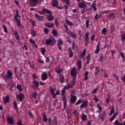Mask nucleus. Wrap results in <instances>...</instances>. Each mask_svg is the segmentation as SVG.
Segmentation results:
<instances>
[{
  "instance_id": "nucleus-1",
  "label": "nucleus",
  "mask_w": 125,
  "mask_h": 125,
  "mask_svg": "<svg viewBox=\"0 0 125 125\" xmlns=\"http://www.w3.org/2000/svg\"><path fill=\"white\" fill-rule=\"evenodd\" d=\"M56 42L54 38L51 36L49 38L46 39L45 44L46 45H49L51 46H52L55 44Z\"/></svg>"
},
{
  "instance_id": "nucleus-2",
  "label": "nucleus",
  "mask_w": 125,
  "mask_h": 125,
  "mask_svg": "<svg viewBox=\"0 0 125 125\" xmlns=\"http://www.w3.org/2000/svg\"><path fill=\"white\" fill-rule=\"evenodd\" d=\"M71 75L74 77H76L77 75V72L75 67H73L72 69L71 73Z\"/></svg>"
},
{
  "instance_id": "nucleus-3",
  "label": "nucleus",
  "mask_w": 125,
  "mask_h": 125,
  "mask_svg": "<svg viewBox=\"0 0 125 125\" xmlns=\"http://www.w3.org/2000/svg\"><path fill=\"white\" fill-rule=\"evenodd\" d=\"M51 11L50 10L45 8L42 9V11H39L38 12V13L40 14H42L45 13L50 14H51Z\"/></svg>"
},
{
  "instance_id": "nucleus-4",
  "label": "nucleus",
  "mask_w": 125,
  "mask_h": 125,
  "mask_svg": "<svg viewBox=\"0 0 125 125\" xmlns=\"http://www.w3.org/2000/svg\"><path fill=\"white\" fill-rule=\"evenodd\" d=\"M73 94V92H72L71 94V98L70 100L71 103H74L77 99L76 97Z\"/></svg>"
},
{
  "instance_id": "nucleus-5",
  "label": "nucleus",
  "mask_w": 125,
  "mask_h": 125,
  "mask_svg": "<svg viewBox=\"0 0 125 125\" xmlns=\"http://www.w3.org/2000/svg\"><path fill=\"white\" fill-rule=\"evenodd\" d=\"M7 121L9 124H13L14 123V119L12 117L10 118L8 117H7Z\"/></svg>"
},
{
  "instance_id": "nucleus-6",
  "label": "nucleus",
  "mask_w": 125,
  "mask_h": 125,
  "mask_svg": "<svg viewBox=\"0 0 125 125\" xmlns=\"http://www.w3.org/2000/svg\"><path fill=\"white\" fill-rule=\"evenodd\" d=\"M88 101L87 100H84L83 101V103L81 104L80 108L82 109L83 107L86 108L87 105Z\"/></svg>"
},
{
  "instance_id": "nucleus-7",
  "label": "nucleus",
  "mask_w": 125,
  "mask_h": 125,
  "mask_svg": "<svg viewBox=\"0 0 125 125\" xmlns=\"http://www.w3.org/2000/svg\"><path fill=\"white\" fill-rule=\"evenodd\" d=\"M20 18V16L17 13V11H16V22H17V25L18 27L21 25V24L19 21Z\"/></svg>"
},
{
  "instance_id": "nucleus-8",
  "label": "nucleus",
  "mask_w": 125,
  "mask_h": 125,
  "mask_svg": "<svg viewBox=\"0 0 125 125\" xmlns=\"http://www.w3.org/2000/svg\"><path fill=\"white\" fill-rule=\"evenodd\" d=\"M41 77L42 81L45 80L47 79V77L46 73L45 72L42 73L41 75Z\"/></svg>"
},
{
  "instance_id": "nucleus-9",
  "label": "nucleus",
  "mask_w": 125,
  "mask_h": 125,
  "mask_svg": "<svg viewBox=\"0 0 125 125\" xmlns=\"http://www.w3.org/2000/svg\"><path fill=\"white\" fill-rule=\"evenodd\" d=\"M56 72L58 73H61L62 71V69L60 68V66L58 65L56 66L55 68Z\"/></svg>"
},
{
  "instance_id": "nucleus-10",
  "label": "nucleus",
  "mask_w": 125,
  "mask_h": 125,
  "mask_svg": "<svg viewBox=\"0 0 125 125\" xmlns=\"http://www.w3.org/2000/svg\"><path fill=\"white\" fill-rule=\"evenodd\" d=\"M79 7L81 8H85L86 7V5L82 2H80L78 4Z\"/></svg>"
},
{
  "instance_id": "nucleus-11",
  "label": "nucleus",
  "mask_w": 125,
  "mask_h": 125,
  "mask_svg": "<svg viewBox=\"0 0 125 125\" xmlns=\"http://www.w3.org/2000/svg\"><path fill=\"white\" fill-rule=\"evenodd\" d=\"M100 45V42H98L97 43L96 49L95 51V53L98 54L99 53L100 50L99 46Z\"/></svg>"
},
{
  "instance_id": "nucleus-12",
  "label": "nucleus",
  "mask_w": 125,
  "mask_h": 125,
  "mask_svg": "<svg viewBox=\"0 0 125 125\" xmlns=\"http://www.w3.org/2000/svg\"><path fill=\"white\" fill-rule=\"evenodd\" d=\"M45 25L48 28L52 27L54 25V24L51 23L46 22L45 23Z\"/></svg>"
},
{
  "instance_id": "nucleus-13",
  "label": "nucleus",
  "mask_w": 125,
  "mask_h": 125,
  "mask_svg": "<svg viewBox=\"0 0 125 125\" xmlns=\"http://www.w3.org/2000/svg\"><path fill=\"white\" fill-rule=\"evenodd\" d=\"M76 77H73L71 81V84L73 86L75 83L76 82Z\"/></svg>"
},
{
  "instance_id": "nucleus-14",
  "label": "nucleus",
  "mask_w": 125,
  "mask_h": 125,
  "mask_svg": "<svg viewBox=\"0 0 125 125\" xmlns=\"http://www.w3.org/2000/svg\"><path fill=\"white\" fill-rule=\"evenodd\" d=\"M87 117L86 115L83 113L82 114V119L83 122H85V120L87 119Z\"/></svg>"
},
{
  "instance_id": "nucleus-15",
  "label": "nucleus",
  "mask_w": 125,
  "mask_h": 125,
  "mask_svg": "<svg viewBox=\"0 0 125 125\" xmlns=\"http://www.w3.org/2000/svg\"><path fill=\"white\" fill-rule=\"evenodd\" d=\"M35 16L36 18H37L40 21L42 20L44 18V16H39L36 13L35 14Z\"/></svg>"
},
{
  "instance_id": "nucleus-16",
  "label": "nucleus",
  "mask_w": 125,
  "mask_h": 125,
  "mask_svg": "<svg viewBox=\"0 0 125 125\" xmlns=\"http://www.w3.org/2000/svg\"><path fill=\"white\" fill-rule=\"evenodd\" d=\"M24 95L22 93H21L19 95V98L20 101H21L24 98Z\"/></svg>"
},
{
  "instance_id": "nucleus-17",
  "label": "nucleus",
  "mask_w": 125,
  "mask_h": 125,
  "mask_svg": "<svg viewBox=\"0 0 125 125\" xmlns=\"http://www.w3.org/2000/svg\"><path fill=\"white\" fill-rule=\"evenodd\" d=\"M118 113L117 112L114 113L112 117H110L109 119V120L110 121H112L115 119V118L117 115Z\"/></svg>"
},
{
  "instance_id": "nucleus-18",
  "label": "nucleus",
  "mask_w": 125,
  "mask_h": 125,
  "mask_svg": "<svg viewBox=\"0 0 125 125\" xmlns=\"http://www.w3.org/2000/svg\"><path fill=\"white\" fill-rule=\"evenodd\" d=\"M65 21L66 23L68 25L70 26H71L73 25V22H72L70 21L69 20H68L67 19H66Z\"/></svg>"
},
{
  "instance_id": "nucleus-19",
  "label": "nucleus",
  "mask_w": 125,
  "mask_h": 125,
  "mask_svg": "<svg viewBox=\"0 0 125 125\" xmlns=\"http://www.w3.org/2000/svg\"><path fill=\"white\" fill-rule=\"evenodd\" d=\"M86 50L85 49L83 50L82 52H81L80 56L82 58H83L85 55L86 53Z\"/></svg>"
},
{
  "instance_id": "nucleus-20",
  "label": "nucleus",
  "mask_w": 125,
  "mask_h": 125,
  "mask_svg": "<svg viewBox=\"0 0 125 125\" xmlns=\"http://www.w3.org/2000/svg\"><path fill=\"white\" fill-rule=\"evenodd\" d=\"M47 19L49 21H51L53 20L54 17L52 15L50 14L48 16Z\"/></svg>"
},
{
  "instance_id": "nucleus-21",
  "label": "nucleus",
  "mask_w": 125,
  "mask_h": 125,
  "mask_svg": "<svg viewBox=\"0 0 125 125\" xmlns=\"http://www.w3.org/2000/svg\"><path fill=\"white\" fill-rule=\"evenodd\" d=\"M32 83L35 85L36 87L37 88L38 87L39 85V83L38 81L34 80L33 81Z\"/></svg>"
},
{
  "instance_id": "nucleus-22",
  "label": "nucleus",
  "mask_w": 125,
  "mask_h": 125,
  "mask_svg": "<svg viewBox=\"0 0 125 125\" xmlns=\"http://www.w3.org/2000/svg\"><path fill=\"white\" fill-rule=\"evenodd\" d=\"M58 4V2L57 1L54 0L52 1V5L54 7L57 6Z\"/></svg>"
},
{
  "instance_id": "nucleus-23",
  "label": "nucleus",
  "mask_w": 125,
  "mask_h": 125,
  "mask_svg": "<svg viewBox=\"0 0 125 125\" xmlns=\"http://www.w3.org/2000/svg\"><path fill=\"white\" fill-rule=\"evenodd\" d=\"M13 74L9 70H8L7 72V76L9 78H11Z\"/></svg>"
},
{
  "instance_id": "nucleus-24",
  "label": "nucleus",
  "mask_w": 125,
  "mask_h": 125,
  "mask_svg": "<svg viewBox=\"0 0 125 125\" xmlns=\"http://www.w3.org/2000/svg\"><path fill=\"white\" fill-rule=\"evenodd\" d=\"M41 52L42 54L44 55L45 53L46 52V51L45 48H44L42 47L40 49Z\"/></svg>"
},
{
  "instance_id": "nucleus-25",
  "label": "nucleus",
  "mask_w": 125,
  "mask_h": 125,
  "mask_svg": "<svg viewBox=\"0 0 125 125\" xmlns=\"http://www.w3.org/2000/svg\"><path fill=\"white\" fill-rule=\"evenodd\" d=\"M63 44V43L62 40L60 39H59L58 41L57 46H59L62 45Z\"/></svg>"
},
{
  "instance_id": "nucleus-26",
  "label": "nucleus",
  "mask_w": 125,
  "mask_h": 125,
  "mask_svg": "<svg viewBox=\"0 0 125 125\" xmlns=\"http://www.w3.org/2000/svg\"><path fill=\"white\" fill-rule=\"evenodd\" d=\"M73 52L70 49L69 50L68 53V55L70 58L72 57L73 56Z\"/></svg>"
},
{
  "instance_id": "nucleus-27",
  "label": "nucleus",
  "mask_w": 125,
  "mask_h": 125,
  "mask_svg": "<svg viewBox=\"0 0 125 125\" xmlns=\"http://www.w3.org/2000/svg\"><path fill=\"white\" fill-rule=\"evenodd\" d=\"M52 33L54 36H57L58 35V33L55 30H53L52 31Z\"/></svg>"
},
{
  "instance_id": "nucleus-28",
  "label": "nucleus",
  "mask_w": 125,
  "mask_h": 125,
  "mask_svg": "<svg viewBox=\"0 0 125 125\" xmlns=\"http://www.w3.org/2000/svg\"><path fill=\"white\" fill-rule=\"evenodd\" d=\"M17 88L20 91H21L22 90V88H21V85L20 84L17 83Z\"/></svg>"
},
{
  "instance_id": "nucleus-29",
  "label": "nucleus",
  "mask_w": 125,
  "mask_h": 125,
  "mask_svg": "<svg viewBox=\"0 0 125 125\" xmlns=\"http://www.w3.org/2000/svg\"><path fill=\"white\" fill-rule=\"evenodd\" d=\"M88 72L87 71H86L84 74V75L85 77V78L84 79V80H86L88 78Z\"/></svg>"
},
{
  "instance_id": "nucleus-30",
  "label": "nucleus",
  "mask_w": 125,
  "mask_h": 125,
  "mask_svg": "<svg viewBox=\"0 0 125 125\" xmlns=\"http://www.w3.org/2000/svg\"><path fill=\"white\" fill-rule=\"evenodd\" d=\"M10 98L9 96H6V98L5 99V100L4 101V102L5 103H7L8 102Z\"/></svg>"
},
{
  "instance_id": "nucleus-31",
  "label": "nucleus",
  "mask_w": 125,
  "mask_h": 125,
  "mask_svg": "<svg viewBox=\"0 0 125 125\" xmlns=\"http://www.w3.org/2000/svg\"><path fill=\"white\" fill-rule=\"evenodd\" d=\"M2 78L4 79L6 82H7V80L9 78L7 75H3L2 76Z\"/></svg>"
},
{
  "instance_id": "nucleus-32",
  "label": "nucleus",
  "mask_w": 125,
  "mask_h": 125,
  "mask_svg": "<svg viewBox=\"0 0 125 125\" xmlns=\"http://www.w3.org/2000/svg\"><path fill=\"white\" fill-rule=\"evenodd\" d=\"M115 111L113 107H111V110L110 111V116H111L113 113Z\"/></svg>"
},
{
  "instance_id": "nucleus-33",
  "label": "nucleus",
  "mask_w": 125,
  "mask_h": 125,
  "mask_svg": "<svg viewBox=\"0 0 125 125\" xmlns=\"http://www.w3.org/2000/svg\"><path fill=\"white\" fill-rule=\"evenodd\" d=\"M64 77L63 75H62L60 76V81L61 83H62L64 81Z\"/></svg>"
},
{
  "instance_id": "nucleus-34",
  "label": "nucleus",
  "mask_w": 125,
  "mask_h": 125,
  "mask_svg": "<svg viewBox=\"0 0 125 125\" xmlns=\"http://www.w3.org/2000/svg\"><path fill=\"white\" fill-rule=\"evenodd\" d=\"M119 53L120 55H121L123 61H124L125 59V57L124 54L121 52H120Z\"/></svg>"
},
{
  "instance_id": "nucleus-35",
  "label": "nucleus",
  "mask_w": 125,
  "mask_h": 125,
  "mask_svg": "<svg viewBox=\"0 0 125 125\" xmlns=\"http://www.w3.org/2000/svg\"><path fill=\"white\" fill-rule=\"evenodd\" d=\"M63 2H65L68 5L70 3L69 0H61Z\"/></svg>"
},
{
  "instance_id": "nucleus-36",
  "label": "nucleus",
  "mask_w": 125,
  "mask_h": 125,
  "mask_svg": "<svg viewBox=\"0 0 125 125\" xmlns=\"http://www.w3.org/2000/svg\"><path fill=\"white\" fill-rule=\"evenodd\" d=\"M71 35L72 37L75 38L76 37V36L75 33L71 31L70 32Z\"/></svg>"
},
{
  "instance_id": "nucleus-37",
  "label": "nucleus",
  "mask_w": 125,
  "mask_h": 125,
  "mask_svg": "<svg viewBox=\"0 0 125 125\" xmlns=\"http://www.w3.org/2000/svg\"><path fill=\"white\" fill-rule=\"evenodd\" d=\"M37 95V93L36 92L33 93L32 94V96L35 99H36V97Z\"/></svg>"
},
{
  "instance_id": "nucleus-38",
  "label": "nucleus",
  "mask_w": 125,
  "mask_h": 125,
  "mask_svg": "<svg viewBox=\"0 0 125 125\" xmlns=\"http://www.w3.org/2000/svg\"><path fill=\"white\" fill-rule=\"evenodd\" d=\"M43 119L44 122H46L47 121V118L45 115H43Z\"/></svg>"
},
{
  "instance_id": "nucleus-39",
  "label": "nucleus",
  "mask_w": 125,
  "mask_h": 125,
  "mask_svg": "<svg viewBox=\"0 0 125 125\" xmlns=\"http://www.w3.org/2000/svg\"><path fill=\"white\" fill-rule=\"evenodd\" d=\"M120 79L123 82L125 81V73L124 74V76H122L121 77Z\"/></svg>"
},
{
  "instance_id": "nucleus-40",
  "label": "nucleus",
  "mask_w": 125,
  "mask_h": 125,
  "mask_svg": "<svg viewBox=\"0 0 125 125\" xmlns=\"http://www.w3.org/2000/svg\"><path fill=\"white\" fill-rule=\"evenodd\" d=\"M29 41L30 43L32 44H32H35L36 43V42L31 39H30Z\"/></svg>"
},
{
  "instance_id": "nucleus-41",
  "label": "nucleus",
  "mask_w": 125,
  "mask_h": 125,
  "mask_svg": "<svg viewBox=\"0 0 125 125\" xmlns=\"http://www.w3.org/2000/svg\"><path fill=\"white\" fill-rule=\"evenodd\" d=\"M36 32L34 31H32L31 32V34L33 37H34L36 34Z\"/></svg>"
},
{
  "instance_id": "nucleus-42",
  "label": "nucleus",
  "mask_w": 125,
  "mask_h": 125,
  "mask_svg": "<svg viewBox=\"0 0 125 125\" xmlns=\"http://www.w3.org/2000/svg\"><path fill=\"white\" fill-rule=\"evenodd\" d=\"M90 54H89L86 57V63H88L90 60Z\"/></svg>"
},
{
  "instance_id": "nucleus-43",
  "label": "nucleus",
  "mask_w": 125,
  "mask_h": 125,
  "mask_svg": "<svg viewBox=\"0 0 125 125\" xmlns=\"http://www.w3.org/2000/svg\"><path fill=\"white\" fill-rule=\"evenodd\" d=\"M92 7L93 8V10H96L97 9L95 6V1H94L92 4Z\"/></svg>"
},
{
  "instance_id": "nucleus-44",
  "label": "nucleus",
  "mask_w": 125,
  "mask_h": 125,
  "mask_svg": "<svg viewBox=\"0 0 125 125\" xmlns=\"http://www.w3.org/2000/svg\"><path fill=\"white\" fill-rule=\"evenodd\" d=\"M121 38L122 41L123 42H124V41L125 40V36L124 35L122 34L121 35Z\"/></svg>"
},
{
  "instance_id": "nucleus-45",
  "label": "nucleus",
  "mask_w": 125,
  "mask_h": 125,
  "mask_svg": "<svg viewBox=\"0 0 125 125\" xmlns=\"http://www.w3.org/2000/svg\"><path fill=\"white\" fill-rule=\"evenodd\" d=\"M106 29L105 28H104L102 31V34H104L106 32Z\"/></svg>"
},
{
  "instance_id": "nucleus-46",
  "label": "nucleus",
  "mask_w": 125,
  "mask_h": 125,
  "mask_svg": "<svg viewBox=\"0 0 125 125\" xmlns=\"http://www.w3.org/2000/svg\"><path fill=\"white\" fill-rule=\"evenodd\" d=\"M72 86H73L72 85H71L70 84H68V85H67L66 87L65 86V88H72Z\"/></svg>"
},
{
  "instance_id": "nucleus-47",
  "label": "nucleus",
  "mask_w": 125,
  "mask_h": 125,
  "mask_svg": "<svg viewBox=\"0 0 125 125\" xmlns=\"http://www.w3.org/2000/svg\"><path fill=\"white\" fill-rule=\"evenodd\" d=\"M111 53L112 54V57L113 58H114V55L115 53V51L113 50H111Z\"/></svg>"
},
{
  "instance_id": "nucleus-48",
  "label": "nucleus",
  "mask_w": 125,
  "mask_h": 125,
  "mask_svg": "<svg viewBox=\"0 0 125 125\" xmlns=\"http://www.w3.org/2000/svg\"><path fill=\"white\" fill-rule=\"evenodd\" d=\"M82 102L81 99H79L75 103L76 105H78Z\"/></svg>"
},
{
  "instance_id": "nucleus-49",
  "label": "nucleus",
  "mask_w": 125,
  "mask_h": 125,
  "mask_svg": "<svg viewBox=\"0 0 125 125\" xmlns=\"http://www.w3.org/2000/svg\"><path fill=\"white\" fill-rule=\"evenodd\" d=\"M33 78L34 79H38L39 78V77L37 75L34 74H33Z\"/></svg>"
},
{
  "instance_id": "nucleus-50",
  "label": "nucleus",
  "mask_w": 125,
  "mask_h": 125,
  "mask_svg": "<svg viewBox=\"0 0 125 125\" xmlns=\"http://www.w3.org/2000/svg\"><path fill=\"white\" fill-rule=\"evenodd\" d=\"M77 65H81V60H78L77 61Z\"/></svg>"
},
{
  "instance_id": "nucleus-51",
  "label": "nucleus",
  "mask_w": 125,
  "mask_h": 125,
  "mask_svg": "<svg viewBox=\"0 0 125 125\" xmlns=\"http://www.w3.org/2000/svg\"><path fill=\"white\" fill-rule=\"evenodd\" d=\"M98 87H97L96 88H95V89H94L93 90V91H92V94H94V93H96V91L97 90H98Z\"/></svg>"
},
{
  "instance_id": "nucleus-52",
  "label": "nucleus",
  "mask_w": 125,
  "mask_h": 125,
  "mask_svg": "<svg viewBox=\"0 0 125 125\" xmlns=\"http://www.w3.org/2000/svg\"><path fill=\"white\" fill-rule=\"evenodd\" d=\"M53 123L54 125H56L57 124V122L56 120V119H54Z\"/></svg>"
},
{
  "instance_id": "nucleus-53",
  "label": "nucleus",
  "mask_w": 125,
  "mask_h": 125,
  "mask_svg": "<svg viewBox=\"0 0 125 125\" xmlns=\"http://www.w3.org/2000/svg\"><path fill=\"white\" fill-rule=\"evenodd\" d=\"M100 15L98 16V15L96 14L95 16L94 19H97L98 18H100Z\"/></svg>"
},
{
  "instance_id": "nucleus-54",
  "label": "nucleus",
  "mask_w": 125,
  "mask_h": 125,
  "mask_svg": "<svg viewBox=\"0 0 125 125\" xmlns=\"http://www.w3.org/2000/svg\"><path fill=\"white\" fill-rule=\"evenodd\" d=\"M3 28L4 29V31L6 33H7V29H6L5 26V25H3Z\"/></svg>"
},
{
  "instance_id": "nucleus-55",
  "label": "nucleus",
  "mask_w": 125,
  "mask_h": 125,
  "mask_svg": "<svg viewBox=\"0 0 125 125\" xmlns=\"http://www.w3.org/2000/svg\"><path fill=\"white\" fill-rule=\"evenodd\" d=\"M97 107L99 109V111H100L102 109V107L101 106H100L99 104H97Z\"/></svg>"
},
{
  "instance_id": "nucleus-56",
  "label": "nucleus",
  "mask_w": 125,
  "mask_h": 125,
  "mask_svg": "<svg viewBox=\"0 0 125 125\" xmlns=\"http://www.w3.org/2000/svg\"><path fill=\"white\" fill-rule=\"evenodd\" d=\"M119 123V122L117 120H116L114 122V124L115 125H118Z\"/></svg>"
},
{
  "instance_id": "nucleus-57",
  "label": "nucleus",
  "mask_w": 125,
  "mask_h": 125,
  "mask_svg": "<svg viewBox=\"0 0 125 125\" xmlns=\"http://www.w3.org/2000/svg\"><path fill=\"white\" fill-rule=\"evenodd\" d=\"M55 89L52 88H51L50 91L51 93V94L54 93Z\"/></svg>"
},
{
  "instance_id": "nucleus-58",
  "label": "nucleus",
  "mask_w": 125,
  "mask_h": 125,
  "mask_svg": "<svg viewBox=\"0 0 125 125\" xmlns=\"http://www.w3.org/2000/svg\"><path fill=\"white\" fill-rule=\"evenodd\" d=\"M23 49H25L26 50H28L27 46L26 44L24 45V46L23 47Z\"/></svg>"
},
{
  "instance_id": "nucleus-59",
  "label": "nucleus",
  "mask_w": 125,
  "mask_h": 125,
  "mask_svg": "<svg viewBox=\"0 0 125 125\" xmlns=\"http://www.w3.org/2000/svg\"><path fill=\"white\" fill-rule=\"evenodd\" d=\"M94 99L96 103L97 102L99 101L98 98L96 96L94 97Z\"/></svg>"
},
{
  "instance_id": "nucleus-60",
  "label": "nucleus",
  "mask_w": 125,
  "mask_h": 125,
  "mask_svg": "<svg viewBox=\"0 0 125 125\" xmlns=\"http://www.w3.org/2000/svg\"><path fill=\"white\" fill-rule=\"evenodd\" d=\"M65 89H63L62 91V95H64L65 92Z\"/></svg>"
},
{
  "instance_id": "nucleus-61",
  "label": "nucleus",
  "mask_w": 125,
  "mask_h": 125,
  "mask_svg": "<svg viewBox=\"0 0 125 125\" xmlns=\"http://www.w3.org/2000/svg\"><path fill=\"white\" fill-rule=\"evenodd\" d=\"M50 61V59L49 57H46V59L45 62L47 63L49 62Z\"/></svg>"
},
{
  "instance_id": "nucleus-62",
  "label": "nucleus",
  "mask_w": 125,
  "mask_h": 125,
  "mask_svg": "<svg viewBox=\"0 0 125 125\" xmlns=\"http://www.w3.org/2000/svg\"><path fill=\"white\" fill-rule=\"evenodd\" d=\"M44 29L45 33L47 34L48 31V29L47 28H44Z\"/></svg>"
},
{
  "instance_id": "nucleus-63",
  "label": "nucleus",
  "mask_w": 125,
  "mask_h": 125,
  "mask_svg": "<svg viewBox=\"0 0 125 125\" xmlns=\"http://www.w3.org/2000/svg\"><path fill=\"white\" fill-rule=\"evenodd\" d=\"M73 113L75 116H76L78 114L77 111L76 110L74 111L73 112Z\"/></svg>"
},
{
  "instance_id": "nucleus-64",
  "label": "nucleus",
  "mask_w": 125,
  "mask_h": 125,
  "mask_svg": "<svg viewBox=\"0 0 125 125\" xmlns=\"http://www.w3.org/2000/svg\"><path fill=\"white\" fill-rule=\"evenodd\" d=\"M109 11V10H106L105 11H102V12L103 13V14H106L107 13H108Z\"/></svg>"
}]
</instances>
